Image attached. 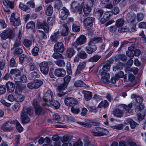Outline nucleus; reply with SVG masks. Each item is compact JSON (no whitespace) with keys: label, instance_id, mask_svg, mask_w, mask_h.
<instances>
[{"label":"nucleus","instance_id":"nucleus-1","mask_svg":"<svg viewBox=\"0 0 146 146\" xmlns=\"http://www.w3.org/2000/svg\"><path fill=\"white\" fill-rule=\"evenodd\" d=\"M102 41V38L100 37H94L90 39L88 45L85 48V50L89 54H92L97 50V47L95 44L101 42Z\"/></svg>","mask_w":146,"mask_h":146},{"label":"nucleus","instance_id":"nucleus-2","mask_svg":"<svg viewBox=\"0 0 146 146\" xmlns=\"http://www.w3.org/2000/svg\"><path fill=\"white\" fill-rule=\"evenodd\" d=\"M32 114L31 108L24 107L21 114V119L23 124L28 123L30 122V119L28 115H31Z\"/></svg>","mask_w":146,"mask_h":146},{"label":"nucleus","instance_id":"nucleus-3","mask_svg":"<svg viewBox=\"0 0 146 146\" xmlns=\"http://www.w3.org/2000/svg\"><path fill=\"white\" fill-rule=\"evenodd\" d=\"M90 131L92 135L98 137L106 135L108 132L107 129L100 127H96L94 129L91 130Z\"/></svg>","mask_w":146,"mask_h":146},{"label":"nucleus","instance_id":"nucleus-4","mask_svg":"<svg viewBox=\"0 0 146 146\" xmlns=\"http://www.w3.org/2000/svg\"><path fill=\"white\" fill-rule=\"evenodd\" d=\"M53 95L52 92L50 90H48L44 94L43 98V100L45 102L42 104L43 106H49V104L47 103L49 102L50 103L52 102L53 100Z\"/></svg>","mask_w":146,"mask_h":146},{"label":"nucleus","instance_id":"nucleus-5","mask_svg":"<svg viewBox=\"0 0 146 146\" xmlns=\"http://www.w3.org/2000/svg\"><path fill=\"white\" fill-rule=\"evenodd\" d=\"M86 41V38L83 35H80L76 40V41L72 44L73 48H76L79 51L81 49L80 47H77L78 45H82L85 44Z\"/></svg>","mask_w":146,"mask_h":146},{"label":"nucleus","instance_id":"nucleus-6","mask_svg":"<svg viewBox=\"0 0 146 146\" xmlns=\"http://www.w3.org/2000/svg\"><path fill=\"white\" fill-rule=\"evenodd\" d=\"M32 104L35 109V113L36 115H40L43 114V110L38 104V101L36 99L33 100L32 102Z\"/></svg>","mask_w":146,"mask_h":146},{"label":"nucleus","instance_id":"nucleus-7","mask_svg":"<svg viewBox=\"0 0 146 146\" xmlns=\"http://www.w3.org/2000/svg\"><path fill=\"white\" fill-rule=\"evenodd\" d=\"M10 20L11 24L13 26L17 27L21 24L20 18L15 13L11 14Z\"/></svg>","mask_w":146,"mask_h":146},{"label":"nucleus","instance_id":"nucleus-8","mask_svg":"<svg viewBox=\"0 0 146 146\" xmlns=\"http://www.w3.org/2000/svg\"><path fill=\"white\" fill-rule=\"evenodd\" d=\"M64 101L66 106L71 108L74 106L78 103V102L76 99L72 97L66 98L65 99Z\"/></svg>","mask_w":146,"mask_h":146},{"label":"nucleus","instance_id":"nucleus-9","mask_svg":"<svg viewBox=\"0 0 146 146\" xmlns=\"http://www.w3.org/2000/svg\"><path fill=\"white\" fill-rule=\"evenodd\" d=\"M70 9L72 11L78 13L79 14H81L82 12V7L79 6L78 3L75 1L72 3Z\"/></svg>","mask_w":146,"mask_h":146},{"label":"nucleus","instance_id":"nucleus-10","mask_svg":"<svg viewBox=\"0 0 146 146\" xmlns=\"http://www.w3.org/2000/svg\"><path fill=\"white\" fill-rule=\"evenodd\" d=\"M39 67L40 71L44 74L46 75L48 72V63L46 62H43L39 64Z\"/></svg>","mask_w":146,"mask_h":146},{"label":"nucleus","instance_id":"nucleus-11","mask_svg":"<svg viewBox=\"0 0 146 146\" xmlns=\"http://www.w3.org/2000/svg\"><path fill=\"white\" fill-rule=\"evenodd\" d=\"M64 44L62 42H60L56 43L54 46V52H58L62 53L64 51Z\"/></svg>","mask_w":146,"mask_h":146},{"label":"nucleus","instance_id":"nucleus-12","mask_svg":"<svg viewBox=\"0 0 146 146\" xmlns=\"http://www.w3.org/2000/svg\"><path fill=\"white\" fill-rule=\"evenodd\" d=\"M94 22V18L91 17H88L84 20V25L85 27L89 28L92 26Z\"/></svg>","mask_w":146,"mask_h":146},{"label":"nucleus","instance_id":"nucleus-13","mask_svg":"<svg viewBox=\"0 0 146 146\" xmlns=\"http://www.w3.org/2000/svg\"><path fill=\"white\" fill-rule=\"evenodd\" d=\"M37 28L38 29H42L45 32L47 33L49 31V28L45 21H44L43 22H38V23Z\"/></svg>","mask_w":146,"mask_h":146},{"label":"nucleus","instance_id":"nucleus-14","mask_svg":"<svg viewBox=\"0 0 146 146\" xmlns=\"http://www.w3.org/2000/svg\"><path fill=\"white\" fill-rule=\"evenodd\" d=\"M69 13V11L65 7H63L59 14V16L62 20H64L66 19Z\"/></svg>","mask_w":146,"mask_h":146},{"label":"nucleus","instance_id":"nucleus-15","mask_svg":"<svg viewBox=\"0 0 146 146\" xmlns=\"http://www.w3.org/2000/svg\"><path fill=\"white\" fill-rule=\"evenodd\" d=\"M66 74V71L63 68L56 69L54 71L55 75L58 77H63Z\"/></svg>","mask_w":146,"mask_h":146},{"label":"nucleus","instance_id":"nucleus-16","mask_svg":"<svg viewBox=\"0 0 146 146\" xmlns=\"http://www.w3.org/2000/svg\"><path fill=\"white\" fill-rule=\"evenodd\" d=\"M136 16L133 14L128 13L126 15V19L128 23L131 24L135 22Z\"/></svg>","mask_w":146,"mask_h":146},{"label":"nucleus","instance_id":"nucleus-17","mask_svg":"<svg viewBox=\"0 0 146 146\" xmlns=\"http://www.w3.org/2000/svg\"><path fill=\"white\" fill-rule=\"evenodd\" d=\"M60 36V35L59 32L58 31L57 32L53 33L50 36V40L52 42H56L58 38H59Z\"/></svg>","mask_w":146,"mask_h":146},{"label":"nucleus","instance_id":"nucleus-18","mask_svg":"<svg viewBox=\"0 0 146 146\" xmlns=\"http://www.w3.org/2000/svg\"><path fill=\"white\" fill-rule=\"evenodd\" d=\"M102 76L101 80L104 82L108 83L109 82L110 76L109 73L104 72H102L101 73Z\"/></svg>","mask_w":146,"mask_h":146},{"label":"nucleus","instance_id":"nucleus-19","mask_svg":"<svg viewBox=\"0 0 146 146\" xmlns=\"http://www.w3.org/2000/svg\"><path fill=\"white\" fill-rule=\"evenodd\" d=\"M6 87L7 92L9 93L13 92L15 90V86L14 84L10 82L6 83Z\"/></svg>","mask_w":146,"mask_h":146},{"label":"nucleus","instance_id":"nucleus-20","mask_svg":"<svg viewBox=\"0 0 146 146\" xmlns=\"http://www.w3.org/2000/svg\"><path fill=\"white\" fill-rule=\"evenodd\" d=\"M9 121L3 124L1 126V129L4 131H9L12 129V127L9 124Z\"/></svg>","mask_w":146,"mask_h":146},{"label":"nucleus","instance_id":"nucleus-21","mask_svg":"<svg viewBox=\"0 0 146 146\" xmlns=\"http://www.w3.org/2000/svg\"><path fill=\"white\" fill-rule=\"evenodd\" d=\"M82 93L84 95V98L87 101L89 100L92 98V94L90 91L83 90L82 91Z\"/></svg>","mask_w":146,"mask_h":146},{"label":"nucleus","instance_id":"nucleus-22","mask_svg":"<svg viewBox=\"0 0 146 146\" xmlns=\"http://www.w3.org/2000/svg\"><path fill=\"white\" fill-rule=\"evenodd\" d=\"M62 28L61 32L62 36H66L68 33L69 28L67 25V24L64 23L62 24Z\"/></svg>","mask_w":146,"mask_h":146},{"label":"nucleus","instance_id":"nucleus-23","mask_svg":"<svg viewBox=\"0 0 146 146\" xmlns=\"http://www.w3.org/2000/svg\"><path fill=\"white\" fill-rule=\"evenodd\" d=\"M10 73L11 76H13L15 77H19L21 76V71L17 68L11 69Z\"/></svg>","mask_w":146,"mask_h":146},{"label":"nucleus","instance_id":"nucleus-24","mask_svg":"<svg viewBox=\"0 0 146 146\" xmlns=\"http://www.w3.org/2000/svg\"><path fill=\"white\" fill-rule=\"evenodd\" d=\"M75 51L72 48H68L66 51L65 56L68 58H70L75 54Z\"/></svg>","mask_w":146,"mask_h":146},{"label":"nucleus","instance_id":"nucleus-25","mask_svg":"<svg viewBox=\"0 0 146 146\" xmlns=\"http://www.w3.org/2000/svg\"><path fill=\"white\" fill-rule=\"evenodd\" d=\"M15 84L16 86L15 92V96L21 95L22 92L21 87V83L19 82H16Z\"/></svg>","mask_w":146,"mask_h":146},{"label":"nucleus","instance_id":"nucleus-26","mask_svg":"<svg viewBox=\"0 0 146 146\" xmlns=\"http://www.w3.org/2000/svg\"><path fill=\"white\" fill-rule=\"evenodd\" d=\"M35 25L34 22L31 21L28 22L26 25V27L27 29H31L33 30V32L35 33L36 30L35 29Z\"/></svg>","mask_w":146,"mask_h":146},{"label":"nucleus","instance_id":"nucleus-27","mask_svg":"<svg viewBox=\"0 0 146 146\" xmlns=\"http://www.w3.org/2000/svg\"><path fill=\"white\" fill-rule=\"evenodd\" d=\"M3 2L5 6L8 7L11 9L14 7V3L13 1L11 2L8 0H3Z\"/></svg>","mask_w":146,"mask_h":146},{"label":"nucleus","instance_id":"nucleus-28","mask_svg":"<svg viewBox=\"0 0 146 146\" xmlns=\"http://www.w3.org/2000/svg\"><path fill=\"white\" fill-rule=\"evenodd\" d=\"M125 21L124 19L121 18L115 21V26L118 27H121L124 25Z\"/></svg>","mask_w":146,"mask_h":146},{"label":"nucleus","instance_id":"nucleus-29","mask_svg":"<svg viewBox=\"0 0 146 146\" xmlns=\"http://www.w3.org/2000/svg\"><path fill=\"white\" fill-rule=\"evenodd\" d=\"M74 86L76 87L86 88L88 86L85 84L81 80H77L75 81L74 83Z\"/></svg>","mask_w":146,"mask_h":146},{"label":"nucleus","instance_id":"nucleus-30","mask_svg":"<svg viewBox=\"0 0 146 146\" xmlns=\"http://www.w3.org/2000/svg\"><path fill=\"white\" fill-rule=\"evenodd\" d=\"M123 113L122 111L119 109H116L113 111V114L115 116L121 117L123 115Z\"/></svg>","mask_w":146,"mask_h":146},{"label":"nucleus","instance_id":"nucleus-31","mask_svg":"<svg viewBox=\"0 0 146 146\" xmlns=\"http://www.w3.org/2000/svg\"><path fill=\"white\" fill-rule=\"evenodd\" d=\"M101 57L100 55L96 54L90 58L88 60V61L92 62H97Z\"/></svg>","mask_w":146,"mask_h":146},{"label":"nucleus","instance_id":"nucleus-32","mask_svg":"<svg viewBox=\"0 0 146 146\" xmlns=\"http://www.w3.org/2000/svg\"><path fill=\"white\" fill-rule=\"evenodd\" d=\"M86 65V62H84L80 64L77 67L76 72V74H79L82 70L85 67Z\"/></svg>","mask_w":146,"mask_h":146},{"label":"nucleus","instance_id":"nucleus-33","mask_svg":"<svg viewBox=\"0 0 146 146\" xmlns=\"http://www.w3.org/2000/svg\"><path fill=\"white\" fill-rule=\"evenodd\" d=\"M32 40L31 39H24L23 40V44L27 48H29L32 45Z\"/></svg>","mask_w":146,"mask_h":146},{"label":"nucleus","instance_id":"nucleus-34","mask_svg":"<svg viewBox=\"0 0 146 146\" xmlns=\"http://www.w3.org/2000/svg\"><path fill=\"white\" fill-rule=\"evenodd\" d=\"M53 7L51 5H49L46 8L45 14L47 16H51L53 13Z\"/></svg>","mask_w":146,"mask_h":146},{"label":"nucleus","instance_id":"nucleus-35","mask_svg":"<svg viewBox=\"0 0 146 146\" xmlns=\"http://www.w3.org/2000/svg\"><path fill=\"white\" fill-rule=\"evenodd\" d=\"M37 35L39 38L40 40L45 39L47 38V35L44 32L38 30L37 31Z\"/></svg>","mask_w":146,"mask_h":146},{"label":"nucleus","instance_id":"nucleus-36","mask_svg":"<svg viewBox=\"0 0 146 146\" xmlns=\"http://www.w3.org/2000/svg\"><path fill=\"white\" fill-rule=\"evenodd\" d=\"M90 7V5H88V4H86L84 6L83 11L85 15L89 14L90 12L91 11Z\"/></svg>","mask_w":146,"mask_h":146},{"label":"nucleus","instance_id":"nucleus-37","mask_svg":"<svg viewBox=\"0 0 146 146\" xmlns=\"http://www.w3.org/2000/svg\"><path fill=\"white\" fill-rule=\"evenodd\" d=\"M40 75L37 74L36 72L33 71L31 72L29 75L28 76V78L30 80H32L34 78H39Z\"/></svg>","mask_w":146,"mask_h":146},{"label":"nucleus","instance_id":"nucleus-38","mask_svg":"<svg viewBox=\"0 0 146 146\" xmlns=\"http://www.w3.org/2000/svg\"><path fill=\"white\" fill-rule=\"evenodd\" d=\"M28 66H29V70L30 71L34 70L37 69L35 63L32 60L29 61Z\"/></svg>","mask_w":146,"mask_h":146},{"label":"nucleus","instance_id":"nucleus-39","mask_svg":"<svg viewBox=\"0 0 146 146\" xmlns=\"http://www.w3.org/2000/svg\"><path fill=\"white\" fill-rule=\"evenodd\" d=\"M109 105V103L108 101L106 100H104L101 102L99 104L97 107L101 108L104 107V108H107Z\"/></svg>","mask_w":146,"mask_h":146},{"label":"nucleus","instance_id":"nucleus-40","mask_svg":"<svg viewBox=\"0 0 146 146\" xmlns=\"http://www.w3.org/2000/svg\"><path fill=\"white\" fill-rule=\"evenodd\" d=\"M126 121L130 124L131 127L132 129L134 128L137 125V123L136 122L130 118L127 119Z\"/></svg>","mask_w":146,"mask_h":146},{"label":"nucleus","instance_id":"nucleus-41","mask_svg":"<svg viewBox=\"0 0 146 146\" xmlns=\"http://www.w3.org/2000/svg\"><path fill=\"white\" fill-rule=\"evenodd\" d=\"M9 66L10 67H16L17 66V63L16 61V59L13 58H12L9 62Z\"/></svg>","mask_w":146,"mask_h":146},{"label":"nucleus","instance_id":"nucleus-42","mask_svg":"<svg viewBox=\"0 0 146 146\" xmlns=\"http://www.w3.org/2000/svg\"><path fill=\"white\" fill-rule=\"evenodd\" d=\"M133 104L131 103H130L128 105H124L123 106V108L127 112L130 113L132 111L131 108L132 107Z\"/></svg>","mask_w":146,"mask_h":146},{"label":"nucleus","instance_id":"nucleus-43","mask_svg":"<svg viewBox=\"0 0 146 146\" xmlns=\"http://www.w3.org/2000/svg\"><path fill=\"white\" fill-rule=\"evenodd\" d=\"M54 52L52 54V57L55 59H59L60 58H63L61 54L59 53L58 52Z\"/></svg>","mask_w":146,"mask_h":146},{"label":"nucleus","instance_id":"nucleus-44","mask_svg":"<svg viewBox=\"0 0 146 146\" xmlns=\"http://www.w3.org/2000/svg\"><path fill=\"white\" fill-rule=\"evenodd\" d=\"M39 51L38 48L37 46H35L32 49L31 53L33 56H36L38 55Z\"/></svg>","mask_w":146,"mask_h":146},{"label":"nucleus","instance_id":"nucleus-45","mask_svg":"<svg viewBox=\"0 0 146 146\" xmlns=\"http://www.w3.org/2000/svg\"><path fill=\"white\" fill-rule=\"evenodd\" d=\"M24 99L25 98L24 96L21 94L16 96V97L15 98V100L17 102H22L24 100Z\"/></svg>","mask_w":146,"mask_h":146},{"label":"nucleus","instance_id":"nucleus-46","mask_svg":"<svg viewBox=\"0 0 146 146\" xmlns=\"http://www.w3.org/2000/svg\"><path fill=\"white\" fill-rule=\"evenodd\" d=\"M55 64L60 67H63L65 66V63L63 60H58L55 62Z\"/></svg>","mask_w":146,"mask_h":146},{"label":"nucleus","instance_id":"nucleus-47","mask_svg":"<svg viewBox=\"0 0 146 146\" xmlns=\"http://www.w3.org/2000/svg\"><path fill=\"white\" fill-rule=\"evenodd\" d=\"M67 86V85L66 83H64L63 84H61L57 87L58 91L60 92L61 91L64 90Z\"/></svg>","mask_w":146,"mask_h":146},{"label":"nucleus","instance_id":"nucleus-48","mask_svg":"<svg viewBox=\"0 0 146 146\" xmlns=\"http://www.w3.org/2000/svg\"><path fill=\"white\" fill-rule=\"evenodd\" d=\"M78 54L80 58L82 59H86L88 56V54L84 51L80 52Z\"/></svg>","mask_w":146,"mask_h":146},{"label":"nucleus","instance_id":"nucleus-49","mask_svg":"<svg viewBox=\"0 0 146 146\" xmlns=\"http://www.w3.org/2000/svg\"><path fill=\"white\" fill-rule=\"evenodd\" d=\"M19 7L22 10L24 11H27L28 10H30V7L24 4L23 3H20L19 5Z\"/></svg>","mask_w":146,"mask_h":146},{"label":"nucleus","instance_id":"nucleus-50","mask_svg":"<svg viewBox=\"0 0 146 146\" xmlns=\"http://www.w3.org/2000/svg\"><path fill=\"white\" fill-rule=\"evenodd\" d=\"M34 81L31 83L27 84V86L28 88L30 89H33L34 88L37 89Z\"/></svg>","mask_w":146,"mask_h":146},{"label":"nucleus","instance_id":"nucleus-51","mask_svg":"<svg viewBox=\"0 0 146 146\" xmlns=\"http://www.w3.org/2000/svg\"><path fill=\"white\" fill-rule=\"evenodd\" d=\"M21 40L17 39L15 41L14 44L13 46V49L19 48L21 45Z\"/></svg>","mask_w":146,"mask_h":146},{"label":"nucleus","instance_id":"nucleus-52","mask_svg":"<svg viewBox=\"0 0 146 146\" xmlns=\"http://www.w3.org/2000/svg\"><path fill=\"white\" fill-rule=\"evenodd\" d=\"M51 104L56 109H58L59 108L60 106V103L57 101H54L53 102H52L51 103H50V105Z\"/></svg>","mask_w":146,"mask_h":146},{"label":"nucleus","instance_id":"nucleus-53","mask_svg":"<svg viewBox=\"0 0 146 146\" xmlns=\"http://www.w3.org/2000/svg\"><path fill=\"white\" fill-rule=\"evenodd\" d=\"M72 29L74 32H78L80 31V27L79 26L73 23L72 25Z\"/></svg>","mask_w":146,"mask_h":146},{"label":"nucleus","instance_id":"nucleus-54","mask_svg":"<svg viewBox=\"0 0 146 146\" xmlns=\"http://www.w3.org/2000/svg\"><path fill=\"white\" fill-rule=\"evenodd\" d=\"M62 141L64 143H68L69 142V137L68 136H64L62 139H61Z\"/></svg>","mask_w":146,"mask_h":146},{"label":"nucleus","instance_id":"nucleus-55","mask_svg":"<svg viewBox=\"0 0 146 146\" xmlns=\"http://www.w3.org/2000/svg\"><path fill=\"white\" fill-rule=\"evenodd\" d=\"M71 111L75 114H78L80 112V110L79 108H74L73 106L71 108Z\"/></svg>","mask_w":146,"mask_h":146},{"label":"nucleus","instance_id":"nucleus-56","mask_svg":"<svg viewBox=\"0 0 146 146\" xmlns=\"http://www.w3.org/2000/svg\"><path fill=\"white\" fill-rule=\"evenodd\" d=\"M20 135H16L15 139L14 141L15 146H18L20 143Z\"/></svg>","mask_w":146,"mask_h":146},{"label":"nucleus","instance_id":"nucleus-57","mask_svg":"<svg viewBox=\"0 0 146 146\" xmlns=\"http://www.w3.org/2000/svg\"><path fill=\"white\" fill-rule=\"evenodd\" d=\"M34 81L37 89L42 85L43 83L42 81L40 80L35 79Z\"/></svg>","mask_w":146,"mask_h":146},{"label":"nucleus","instance_id":"nucleus-58","mask_svg":"<svg viewBox=\"0 0 146 146\" xmlns=\"http://www.w3.org/2000/svg\"><path fill=\"white\" fill-rule=\"evenodd\" d=\"M146 115L145 112H144V113L142 114L141 113H138L137 114V118L138 120L139 121H140L143 120L144 117H145Z\"/></svg>","mask_w":146,"mask_h":146},{"label":"nucleus","instance_id":"nucleus-59","mask_svg":"<svg viewBox=\"0 0 146 146\" xmlns=\"http://www.w3.org/2000/svg\"><path fill=\"white\" fill-rule=\"evenodd\" d=\"M87 108L89 110V112L96 113L97 111V110L95 106H87Z\"/></svg>","mask_w":146,"mask_h":146},{"label":"nucleus","instance_id":"nucleus-60","mask_svg":"<svg viewBox=\"0 0 146 146\" xmlns=\"http://www.w3.org/2000/svg\"><path fill=\"white\" fill-rule=\"evenodd\" d=\"M117 28L118 27L117 26H115V25H114L112 26L109 27L108 29L110 32L113 33H114L117 30Z\"/></svg>","mask_w":146,"mask_h":146},{"label":"nucleus","instance_id":"nucleus-61","mask_svg":"<svg viewBox=\"0 0 146 146\" xmlns=\"http://www.w3.org/2000/svg\"><path fill=\"white\" fill-rule=\"evenodd\" d=\"M16 127L19 132L21 133L23 131V128L19 122H17L16 125Z\"/></svg>","mask_w":146,"mask_h":146},{"label":"nucleus","instance_id":"nucleus-62","mask_svg":"<svg viewBox=\"0 0 146 146\" xmlns=\"http://www.w3.org/2000/svg\"><path fill=\"white\" fill-rule=\"evenodd\" d=\"M67 71L68 74H71L72 71L71 70V64L70 62H68L66 64Z\"/></svg>","mask_w":146,"mask_h":146},{"label":"nucleus","instance_id":"nucleus-63","mask_svg":"<svg viewBox=\"0 0 146 146\" xmlns=\"http://www.w3.org/2000/svg\"><path fill=\"white\" fill-rule=\"evenodd\" d=\"M7 35L8 38H10L11 37L13 34V32L11 29H8L7 30L5 31Z\"/></svg>","mask_w":146,"mask_h":146},{"label":"nucleus","instance_id":"nucleus-64","mask_svg":"<svg viewBox=\"0 0 146 146\" xmlns=\"http://www.w3.org/2000/svg\"><path fill=\"white\" fill-rule=\"evenodd\" d=\"M14 54L17 55L20 54L22 53V49L19 47L15 48Z\"/></svg>","mask_w":146,"mask_h":146}]
</instances>
